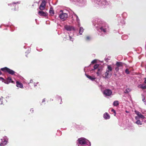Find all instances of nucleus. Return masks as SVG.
Instances as JSON below:
<instances>
[{
    "mask_svg": "<svg viewBox=\"0 0 146 146\" xmlns=\"http://www.w3.org/2000/svg\"><path fill=\"white\" fill-rule=\"evenodd\" d=\"M79 144L78 146H90L91 144L89 141L84 138H79L78 140Z\"/></svg>",
    "mask_w": 146,
    "mask_h": 146,
    "instance_id": "f257e3e1",
    "label": "nucleus"
},
{
    "mask_svg": "<svg viewBox=\"0 0 146 146\" xmlns=\"http://www.w3.org/2000/svg\"><path fill=\"white\" fill-rule=\"evenodd\" d=\"M112 68L110 65H107V68L105 73V78H108L110 77L111 75V72L112 71Z\"/></svg>",
    "mask_w": 146,
    "mask_h": 146,
    "instance_id": "f03ea898",
    "label": "nucleus"
},
{
    "mask_svg": "<svg viewBox=\"0 0 146 146\" xmlns=\"http://www.w3.org/2000/svg\"><path fill=\"white\" fill-rule=\"evenodd\" d=\"M60 12L61 13H60L59 15L60 18L62 21H65L68 17V14L67 13L62 12V10H61Z\"/></svg>",
    "mask_w": 146,
    "mask_h": 146,
    "instance_id": "7ed1b4c3",
    "label": "nucleus"
},
{
    "mask_svg": "<svg viewBox=\"0 0 146 146\" xmlns=\"http://www.w3.org/2000/svg\"><path fill=\"white\" fill-rule=\"evenodd\" d=\"M1 70L5 72H7L9 74L12 75L14 74L15 73V72L14 71L7 67L1 68Z\"/></svg>",
    "mask_w": 146,
    "mask_h": 146,
    "instance_id": "20e7f679",
    "label": "nucleus"
},
{
    "mask_svg": "<svg viewBox=\"0 0 146 146\" xmlns=\"http://www.w3.org/2000/svg\"><path fill=\"white\" fill-rule=\"evenodd\" d=\"M8 140V138L6 136L4 137L3 139H1V141L0 142V145L3 146L6 145L7 143Z\"/></svg>",
    "mask_w": 146,
    "mask_h": 146,
    "instance_id": "39448f33",
    "label": "nucleus"
},
{
    "mask_svg": "<svg viewBox=\"0 0 146 146\" xmlns=\"http://www.w3.org/2000/svg\"><path fill=\"white\" fill-rule=\"evenodd\" d=\"M103 93L105 96H109L112 94V92L110 90L107 89L104 91Z\"/></svg>",
    "mask_w": 146,
    "mask_h": 146,
    "instance_id": "423d86ee",
    "label": "nucleus"
},
{
    "mask_svg": "<svg viewBox=\"0 0 146 146\" xmlns=\"http://www.w3.org/2000/svg\"><path fill=\"white\" fill-rule=\"evenodd\" d=\"M46 2L44 0L42 1V3L40 6L39 9L41 10H44L45 8Z\"/></svg>",
    "mask_w": 146,
    "mask_h": 146,
    "instance_id": "0eeeda50",
    "label": "nucleus"
},
{
    "mask_svg": "<svg viewBox=\"0 0 146 146\" xmlns=\"http://www.w3.org/2000/svg\"><path fill=\"white\" fill-rule=\"evenodd\" d=\"M46 2L44 0L42 1V3L40 6L39 9L41 10H44L45 8Z\"/></svg>",
    "mask_w": 146,
    "mask_h": 146,
    "instance_id": "6e6552de",
    "label": "nucleus"
},
{
    "mask_svg": "<svg viewBox=\"0 0 146 146\" xmlns=\"http://www.w3.org/2000/svg\"><path fill=\"white\" fill-rule=\"evenodd\" d=\"M99 3H97L99 5H100L101 6L103 5H106L108 4V3L106 2V0H97Z\"/></svg>",
    "mask_w": 146,
    "mask_h": 146,
    "instance_id": "1a4fd4ad",
    "label": "nucleus"
},
{
    "mask_svg": "<svg viewBox=\"0 0 146 146\" xmlns=\"http://www.w3.org/2000/svg\"><path fill=\"white\" fill-rule=\"evenodd\" d=\"M135 113L140 118H141L142 119H143L145 118L144 116L141 114L140 112L135 110Z\"/></svg>",
    "mask_w": 146,
    "mask_h": 146,
    "instance_id": "9d476101",
    "label": "nucleus"
},
{
    "mask_svg": "<svg viewBox=\"0 0 146 146\" xmlns=\"http://www.w3.org/2000/svg\"><path fill=\"white\" fill-rule=\"evenodd\" d=\"M64 28L66 29V30L68 31L74 30V27L69 26L65 25L64 26Z\"/></svg>",
    "mask_w": 146,
    "mask_h": 146,
    "instance_id": "9b49d317",
    "label": "nucleus"
},
{
    "mask_svg": "<svg viewBox=\"0 0 146 146\" xmlns=\"http://www.w3.org/2000/svg\"><path fill=\"white\" fill-rule=\"evenodd\" d=\"M4 82L6 84H8L10 82L13 83V81H12V80L11 78L10 77L8 78L7 80Z\"/></svg>",
    "mask_w": 146,
    "mask_h": 146,
    "instance_id": "f8f14e48",
    "label": "nucleus"
},
{
    "mask_svg": "<svg viewBox=\"0 0 146 146\" xmlns=\"http://www.w3.org/2000/svg\"><path fill=\"white\" fill-rule=\"evenodd\" d=\"M42 11H40L38 12V13L39 15L41 16H46L47 15L46 13Z\"/></svg>",
    "mask_w": 146,
    "mask_h": 146,
    "instance_id": "ddd939ff",
    "label": "nucleus"
},
{
    "mask_svg": "<svg viewBox=\"0 0 146 146\" xmlns=\"http://www.w3.org/2000/svg\"><path fill=\"white\" fill-rule=\"evenodd\" d=\"M73 17H75L76 19V21L78 24V27H80V20L78 16L75 14H73Z\"/></svg>",
    "mask_w": 146,
    "mask_h": 146,
    "instance_id": "4468645a",
    "label": "nucleus"
},
{
    "mask_svg": "<svg viewBox=\"0 0 146 146\" xmlns=\"http://www.w3.org/2000/svg\"><path fill=\"white\" fill-rule=\"evenodd\" d=\"M16 86L18 87H19L21 88H23V84L20 83L18 81H16Z\"/></svg>",
    "mask_w": 146,
    "mask_h": 146,
    "instance_id": "2eb2a0df",
    "label": "nucleus"
},
{
    "mask_svg": "<svg viewBox=\"0 0 146 146\" xmlns=\"http://www.w3.org/2000/svg\"><path fill=\"white\" fill-rule=\"evenodd\" d=\"M104 117L106 119H110V117L108 114L106 112L104 114Z\"/></svg>",
    "mask_w": 146,
    "mask_h": 146,
    "instance_id": "dca6fc26",
    "label": "nucleus"
},
{
    "mask_svg": "<svg viewBox=\"0 0 146 146\" xmlns=\"http://www.w3.org/2000/svg\"><path fill=\"white\" fill-rule=\"evenodd\" d=\"M116 65L119 67H122L123 65V64L121 62H117L116 63Z\"/></svg>",
    "mask_w": 146,
    "mask_h": 146,
    "instance_id": "f3484780",
    "label": "nucleus"
},
{
    "mask_svg": "<svg viewBox=\"0 0 146 146\" xmlns=\"http://www.w3.org/2000/svg\"><path fill=\"white\" fill-rule=\"evenodd\" d=\"M86 77L88 78L89 79H90L92 80H94L95 79H96V78L94 76H93V77H92L91 76H89L88 75H87L86 74Z\"/></svg>",
    "mask_w": 146,
    "mask_h": 146,
    "instance_id": "a211bd4d",
    "label": "nucleus"
},
{
    "mask_svg": "<svg viewBox=\"0 0 146 146\" xmlns=\"http://www.w3.org/2000/svg\"><path fill=\"white\" fill-rule=\"evenodd\" d=\"M84 29L82 27H80V29L79 30V34L80 35H82L83 32L84 31Z\"/></svg>",
    "mask_w": 146,
    "mask_h": 146,
    "instance_id": "6ab92c4d",
    "label": "nucleus"
},
{
    "mask_svg": "<svg viewBox=\"0 0 146 146\" xmlns=\"http://www.w3.org/2000/svg\"><path fill=\"white\" fill-rule=\"evenodd\" d=\"M138 87L139 88H142L143 89H145L146 88V86H143V85H139L138 86Z\"/></svg>",
    "mask_w": 146,
    "mask_h": 146,
    "instance_id": "aec40b11",
    "label": "nucleus"
},
{
    "mask_svg": "<svg viewBox=\"0 0 146 146\" xmlns=\"http://www.w3.org/2000/svg\"><path fill=\"white\" fill-rule=\"evenodd\" d=\"M99 66V64H95L94 66V69H92V70H95V69H97L98 68V67Z\"/></svg>",
    "mask_w": 146,
    "mask_h": 146,
    "instance_id": "412c9836",
    "label": "nucleus"
},
{
    "mask_svg": "<svg viewBox=\"0 0 146 146\" xmlns=\"http://www.w3.org/2000/svg\"><path fill=\"white\" fill-rule=\"evenodd\" d=\"M119 104V102L117 101H115L113 103V105L114 106H117Z\"/></svg>",
    "mask_w": 146,
    "mask_h": 146,
    "instance_id": "4be33fe9",
    "label": "nucleus"
},
{
    "mask_svg": "<svg viewBox=\"0 0 146 146\" xmlns=\"http://www.w3.org/2000/svg\"><path fill=\"white\" fill-rule=\"evenodd\" d=\"M135 123L137 125H141L142 124V123H141V122L140 121V120H137L135 122Z\"/></svg>",
    "mask_w": 146,
    "mask_h": 146,
    "instance_id": "5701e85b",
    "label": "nucleus"
},
{
    "mask_svg": "<svg viewBox=\"0 0 146 146\" xmlns=\"http://www.w3.org/2000/svg\"><path fill=\"white\" fill-rule=\"evenodd\" d=\"M101 30L103 31L104 32H106V30L105 29H104L103 27H102L100 28Z\"/></svg>",
    "mask_w": 146,
    "mask_h": 146,
    "instance_id": "b1692460",
    "label": "nucleus"
},
{
    "mask_svg": "<svg viewBox=\"0 0 146 146\" xmlns=\"http://www.w3.org/2000/svg\"><path fill=\"white\" fill-rule=\"evenodd\" d=\"M49 12L51 15H53L54 14V12L52 9H50V10Z\"/></svg>",
    "mask_w": 146,
    "mask_h": 146,
    "instance_id": "393cba45",
    "label": "nucleus"
},
{
    "mask_svg": "<svg viewBox=\"0 0 146 146\" xmlns=\"http://www.w3.org/2000/svg\"><path fill=\"white\" fill-rule=\"evenodd\" d=\"M130 90L128 88L126 89L125 90V93H127L129 91H130Z\"/></svg>",
    "mask_w": 146,
    "mask_h": 146,
    "instance_id": "a878e982",
    "label": "nucleus"
},
{
    "mask_svg": "<svg viewBox=\"0 0 146 146\" xmlns=\"http://www.w3.org/2000/svg\"><path fill=\"white\" fill-rule=\"evenodd\" d=\"M125 72L127 74H129V69H126L125 70Z\"/></svg>",
    "mask_w": 146,
    "mask_h": 146,
    "instance_id": "bb28decb",
    "label": "nucleus"
},
{
    "mask_svg": "<svg viewBox=\"0 0 146 146\" xmlns=\"http://www.w3.org/2000/svg\"><path fill=\"white\" fill-rule=\"evenodd\" d=\"M100 69H98V72H96V74H97L98 76H99L100 75Z\"/></svg>",
    "mask_w": 146,
    "mask_h": 146,
    "instance_id": "cd10ccee",
    "label": "nucleus"
},
{
    "mask_svg": "<svg viewBox=\"0 0 146 146\" xmlns=\"http://www.w3.org/2000/svg\"><path fill=\"white\" fill-rule=\"evenodd\" d=\"M96 60H93L92 62H91V63L92 64H94V63H96Z\"/></svg>",
    "mask_w": 146,
    "mask_h": 146,
    "instance_id": "c85d7f7f",
    "label": "nucleus"
},
{
    "mask_svg": "<svg viewBox=\"0 0 146 146\" xmlns=\"http://www.w3.org/2000/svg\"><path fill=\"white\" fill-rule=\"evenodd\" d=\"M115 70L116 71H118L119 70V67H118L117 66V67L115 68Z\"/></svg>",
    "mask_w": 146,
    "mask_h": 146,
    "instance_id": "c756f323",
    "label": "nucleus"
},
{
    "mask_svg": "<svg viewBox=\"0 0 146 146\" xmlns=\"http://www.w3.org/2000/svg\"><path fill=\"white\" fill-rule=\"evenodd\" d=\"M69 38H70V40L72 41L73 40V39L71 37V36L69 35Z\"/></svg>",
    "mask_w": 146,
    "mask_h": 146,
    "instance_id": "7c9ffc66",
    "label": "nucleus"
},
{
    "mask_svg": "<svg viewBox=\"0 0 146 146\" xmlns=\"http://www.w3.org/2000/svg\"><path fill=\"white\" fill-rule=\"evenodd\" d=\"M72 1H74V2H76V1H80V0H70Z\"/></svg>",
    "mask_w": 146,
    "mask_h": 146,
    "instance_id": "2f4dec72",
    "label": "nucleus"
},
{
    "mask_svg": "<svg viewBox=\"0 0 146 146\" xmlns=\"http://www.w3.org/2000/svg\"><path fill=\"white\" fill-rule=\"evenodd\" d=\"M0 80H2V82H3V81H5V80L2 77H0Z\"/></svg>",
    "mask_w": 146,
    "mask_h": 146,
    "instance_id": "473e14b6",
    "label": "nucleus"
},
{
    "mask_svg": "<svg viewBox=\"0 0 146 146\" xmlns=\"http://www.w3.org/2000/svg\"><path fill=\"white\" fill-rule=\"evenodd\" d=\"M90 39V38L89 36H87L86 37V40H89Z\"/></svg>",
    "mask_w": 146,
    "mask_h": 146,
    "instance_id": "72a5a7b5",
    "label": "nucleus"
},
{
    "mask_svg": "<svg viewBox=\"0 0 146 146\" xmlns=\"http://www.w3.org/2000/svg\"><path fill=\"white\" fill-rule=\"evenodd\" d=\"M142 100L144 102H145V97L143 96V98L142 99Z\"/></svg>",
    "mask_w": 146,
    "mask_h": 146,
    "instance_id": "f704fd0d",
    "label": "nucleus"
},
{
    "mask_svg": "<svg viewBox=\"0 0 146 146\" xmlns=\"http://www.w3.org/2000/svg\"><path fill=\"white\" fill-rule=\"evenodd\" d=\"M3 98L1 97V98H0V101H1V104H2V98Z\"/></svg>",
    "mask_w": 146,
    "mask_h": 146,
    "instance_id": "c9c22d12",
    "label": "nucleus"
},
{
    "mask_svg": "<svg viewBox=\"0 0 146 146\" xmlns=\"http://www.w3.org/2000/svg\"><path fill=\"white\" fill-rule=\"evenodd\" d=\"M145 81H144V83L145 84H146V78H145Z\"/></svg>",
    "mask_w": 146,
    "mask_h": 146,
    "instance_id": "e433bc0d",
    "label": "nucleus"
},
{
    "mask_svg": "<svg viewBox=\"0 0 146 146\" xmlns=\"http://www.w3.org/2000/svg\"><path fill=\"white\" fill-rule=\"evenodd\" d=\"M135 119L137 120L138 119V117L137 116H136L135 117Z\"/></svg>",
    "mask_w": 146,
    "mask_h": 146,
    "instance_id": "4c0bfd02",
    "label": "nucleus"
},
{
    "mask_svg": "<svg viewBox=\"0 0 146 146\" xmlns=\"http://www.w3.org/2000/svg\"><path fill=\"white\" fill-rule=\"evenodd\" d=\"M33 82V81L32 80H30V83H32Z\"/></svg>",
    "mask_w": 146,
    "mask_h": 146,
    "instance_id": "58836bf2",
    "label": "nucleus"
},
{
    "mask_svg": "<svg viewBox=\"0 0 146 146\" xmlns=\"http://www.w3.org/2000/svg\"><path fill=\"white\" fill-rule=\"evenodd\" d=\"M112 111H113L114 112V113H115V110H114L113 109H112Z\"/></svg>",
    "mask_w": 146,
    "mask_h": 146,
    "instance_id": "ea45409f",
    "label": "nucleus"
},
{
    "mask_svg": "<svg viewBox=\"0 0 146 146\" xmlns=\"http://www.w3.org/2000/svg\"><path fill=\"white\" fill-rule=\"evenodd\" d=\"M38 83H36V84H34V86H36V84H37Z\"/></svg>",
    "mask_w": 146,
    "mask_h": 146,
    "instance_id": "a19ab883",
    "label": "nucleus"
},
{
    "mask_svg": "<svg viewBox=\"0 0 146 146\" xmlns=\"http://www.w3.org/2000/svg\"><path fill=\"white\" fill-rule=\"evenodd\" d=\"M45 99H43V100L42 102H45Z\"/></svg>",
    "mask_w": 146,
    "mask_h": 146,
    "instance_id": "79ce46f5",
    "label": "nucleus"
},
{
    "mask_svg": "<svg viewBox=\"0 0 146 146\" xmlns=\"http://www.w3.org/2000/svg\"><path fill=\"white\" fill-rule=\"evenodd\" d=\"M2 74L1 72L0 71V75Z\"/></svg>",
    "mask_w": 146,
    "mask_h": 146,
    "instance_id": "37998d69",
    "label": "nucleus"
},
{
    "mask_svg": "<svg viewBox=\"0 0 146 146\" xmlns=\"http://www.w3.org/2000/svg\"><path fill=\"white\" fill-rule=\"evenodd\" d=\"M126 112H127V111H126Z\"/></svg>",
    "mask_w": 146,
    "mask_h": 146,
    "instance_id": "c03bdc74",
    "label": "nucleus"
},
{
    "mask_svg": "<svg viewBox=\"0 0 146 146\" xmlns=\"http://www.w3.org/2000/svg\"><path fill=\"white\" fill-rule=\"evenodd\" d=\"M14 4H16V3H14Z\"/></svg>",
    "mask_w": 146,
    "mask_h": 146,
    "instance_id": "a18cd8bd",
    "label": "nucleus"
}]
</instances>
